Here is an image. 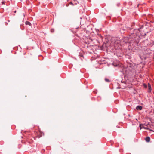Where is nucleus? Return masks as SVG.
<instances>
[{"label":"nucleus","mask_w":154,"mask_h":154,"mask_svg":"<svg viewBox=\"0 0 154 154\" xmlns=\"http://www.w3.org/2000/svg\"><path fill=\"white\" fill-rule=\"evenodd\" d=\"M79 56L82 57H83V55L81 54H80Z\"/></svg>","instance_id":"obj_13"},{"label":"nucleus","mask_w":154,"mask_h":154,"mask_svg":"<svg viewBox=\"0 0 154 154\" xmlns=\"http://www.w3.org/2000/svg\"><path fill=\"white\" fill-rule=\"evenodd\" d=\"M140 129H141V125H140Z\"/></svg>","instance_id":"obj_18"},{"label":"nucleus","mask_w":154,"mask_h":154,"mask_svg":"<svg viewBox=\"0 0 154 154\" xmlns=\"http://www.w3.org/2000/svg\"><path fill=\"white\" fill-rule=\"evenodd\" d=\"M136 109L137 110H141L142 109V107L140 105H138L136 107Z\"/></svg>","instance_id":"obj_6"},{"label":"nucleus","mask_w":154,"mask_h":154,"mask_svg":"<svg viewBox=\"0 0 154 154\" xmlns=\"http://www.w3.org/2000/svg\"><path fill=\"white\" fill-rule=\"evenodd\" d=\"M37 133L36 135L38 138L41 137L42 136V134H43V133L39 129L38 130Z\"/></svg>","instance_id":"obj_4"},{"label":"nucleus","mask_w":154,"mask_h":154,"mask_svg":"<svg viewBox=\"0 0 154 154\" xmlns=\"http://www.w3.org/2000/svg\"><path fill=\"white\" fill-rule=\"evenodd\" d=\"M143 86L145 88H146L147 87V85L146 84H143Z\"/></svg>","instance_id":"obj_12"},{"label":"nucleus","mask_w":154,"mask_h":154,"mask_svg":"<svg viewBox=\"0 0 154 154\" xmlns=\"http://www.w3.org/2000/svg\"><path fill=\"white\" fill-rule=\"evenodd\" d=\"M8 22H9V21H10V20H8Z\"/></svg>","instance_id":"obj_20"},{"label":"nucleus","mask_w":154,"mask_h":154,"mask_svg":"<svg viewBox=\"0 0 154 154\" xmlns=\"http://www.w3.org/2000/svg\"><path fill=\"white\" fill-rule=\"evenodd\" d=\"M140 29V28L139 29H138V30H139Z\"/></svg>","instance_id":"obj_19"},{"label":"nucleus","mask_w":154,"mask_h":154,"mask_svg":"<svg viewBox=\"0 0 154 154\" xmlns=\"http://www.w3.org/2000/svg\"><path fill=\"white\" fill-rule=\"evenodd\" d=\"M70 4L72 5H73V4L72 2H70Z\"/></svg>","instance_id":"obj_17"},{"label":"nucleus","mask_w":154,"mask_h":154,"mask_svg":"<svg viewBox=\"0 0 154 154\" xmlns=\"http://www.w3.org/2000/svg\"><path fill=\"white\" fill-rule=\"evenodd\" d=\"M28 60H30L32 58V55L31 54H28V55L26 57H25Z\"/></svg>","instance_id":"obj_5"},{"label":"nucleus","mask_w":154,"mask_h":154,"mask_svg":"<svg viewBox=\"0 0 154 154\" xmlns=\"http://www.w3.org/2000/svg\"><path fill=\"white\" fill-rule=\"evenodd\" d=\"M25 23L26 25H29V26H31L32 25L31 23L29 21H26L25 22Z\"/></svg>","instance_id":"obj_9"},{"label":"nucleus","mask_w":154,"mask_h":154,"mask_svg":"<svg viewBox=\"0 0 154 154\" xmlns=\"http://www.w3.org/2000/svg\"><path fill=\"white\" fill-rule=\"evenodd\" d=\"M148 92H151V85L150 84H148Z\"/></svg>","instance_id":"obj_7"},{"label":"nucleus","mask_w":154,"mask_h":154,"mask_svg":"<svg viewBox=\"0 0 154 154\" xmlns=\"http://www.w3.org/2000/svg\"><path fill=\"white\" fill-rule=\"evenodd\" d=\"M32 138H33L34 140H35V137H32L31 135H29V136L27 137V141L29 143H32L33 141V140L32 139Z\"/></svg>","instance_id":"obj_2"},{"label":"nucleus","mask_w":154,"mask_h":154,"mask_svg":"<svg viewBox=\"0 0 154 154\" xmlns=\"http://www.w3.org/2000/svg\"><path fill=\"white\" fill-rule=\"evenodd\" d=\"M97 37H98L100 38H101V39H103L102 37L101 36V34H97Z\"/></svg>","instance_id":"obj_10"},{"label":"nucleus","mask_w":154,"mask_h":154,"mask_svg":"<svg viewBox=\"0 0 154 154\" xmlns=\"http://www.w3.org/2000/svg\"><path fill=\"white\" fill-rule=\"evenodd\" d=\"M145 140L146 142H149L150 140V138L149 137H147L145 138Z\"/></svg>","instance_id":"obj_8"},{"label":"nucleus","mask_w":154,"mask_h":154,"mask_svg":"<svg viewBox=\"0 0 154 154\" xmlns=\"http://www.w3.org/2000/svg\"><path fill=\"white\" fill-rule=\"evenodd\" d=\"M2 4H5V2L4 1H2Z\"/></svg>","instance_id":"obj_15"},{"label":"nucleus","mask_w":154,"mask_h":154,"mask_svg":"<svg viewBox=\"0 0 154 154\" xmlns=\"http://www.w3.org/2000/svg\"><path fill=\"white\" fill-rule=\"evenodd\" d=\"M123 150L122 149H120V152H123Z\"/></svg>","instance_id":"obj_14"},{"label":"nucleus","mask_w":154,"mask_h":154,"mask_svg":"<svg viewBox=\"0 0 154 154\" xmlns=\"http://www.w3.org/2000/svg\"><path fill=\"white\" fill-rule=\"evenodd\" d=\"M105 81L107 82H109L110 81L109 79L107 78H105Z\"/></svg>","instance_id":"obj_11"},{"label":"nucleus","mask_w":154,"mask_h":154,"mask_svg":"<svg viewBox=\"0 0 154 154\" xmlns=\"http://www.w3.org/2000/svg\"><path fill=\"white\" fill-rule=\"evenodd\" d=\"M88 38H87L85 39V42L86 44H89L91 43H94L95 41H97L95 39V36L91 37V35H90Z\"/></svg>","instance_id":"obj_1"},{"label":"nucleus","mask_w":154,"mask_h":154,"mask_svg":"<svg viewBox=\"0 0 154 154\" xmlns=\"http://www.w3.org/2000/svg\"><path fill=\"white\" fill-rule=\"evenodd\" d=\"M120 45L119 41H116L114 43V46L116 49H118Z\"/></svg>","instance_id":"obj_3"},{"label":"nucleus","mask_w":154,"mask_h":154,"mask_svg":"<svg viewBox=\"0 0 154 154\" xmlns=\"http://www.w3.org/2000/svg\"><path fill=\"white\" fill-rule=\"evenodd\" d=\"M5 25H8V23L7 22H5Z\"/></svg>","instance_id":"obj_16"}]
</instances>
